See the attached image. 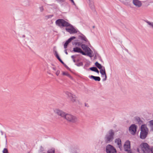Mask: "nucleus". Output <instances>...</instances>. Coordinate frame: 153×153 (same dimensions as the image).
I'll list each match as a JSON object with an SVG mask.
<instances>
[{
	"label": "nucleus",
	"instance_id": "2eb2a0df",
	"mask_svg": "<svg viewBox=\"0 0 153 153\" xmlns=\"http://www.w3.org/2000/svg\"><path fill=\"white\" fill-rule=\"evenodd\" d=\"M100 72L102 76H105V78L103 79V80L104 81L106 79L107 76L106 74L104 67H103L101 69H100Z\"/></svg>",
	"mask_w": 153,
	"mask_h": 153
},
{
	"label": "nucleus",
	"instance_id": "9d476101",
	"mask_svg": "<svg viewBox=\"0 0 153 153\" xmlns=\"http://www.w3.org/2000/svg\"><path fill=\"white\" fill-rule=\"evenodd\" d=\"M124 149L126 151L129 152L130 150V142L129 141H126L125 143Z\"/></svg>",
	"mask_w": 153,
	"mask_h": 153
},
{
	"label": "nucleus",
	"instance_id": "0eeeda50",
	"mask_svg": "<svg viewBox=\"0 0 153 153\" xmlns=\"http://www.w3.org/2000/svg\"><path fill=\"white\" fill-rule=\"evenodd\" d=\"M70 28H66V30L69 33L71 34L75 33L77 32L76 30L70 24Z\"/></svg>",
	"mask_w": 153,
	"mask_h": 153
},
{
	"label": "nucleus",
	"instance_id": "a19ab883",
	"mask_svg": "<svg viewBox=\"0 0 153 153\" xmlns=\"http://www.w3.org/2000/svg\"><path fill=\"white\" fill-rule=\"evenodd\" d=\"M85 106H87V105H86V104H85Z\"/></svg>",
	"mask_w": 153,
	"mask_h": 153
},
{
	"label": "nucleus",
	"instance_id": "f3484780",
	"mask_svg": "<svg viewBox=\"0 0 153 153\" xmlns=\"http://www.w3.org/2000/svg\"><path fill=\"white\" fill-rule=\"evenodd\" d=\"M115 143L119 147L120 149L121 147V141L120 138H117L115 140Z\"/></svg>",
	"mask_w": 153,
	"mask_h": 153
},
{
	"label": "nucleus",
	"instance_id": "58836bf2",
	"mask_svg": "<svg viewBox=\"0 0 153 153\" xmlns=\"http://www.w3.org/2000/svg\"><path fill=\"white\" fill-rule=\"evenodd\" d=\"M137 120H140V118H139V117H137Z\"/></svg>",
	"mask_w": 153,
	"mask_h": 153
},
{
	"label": "nucleus",
	"instance_id": "423d86ee",
	"mask_svg": "<svg viewBox=\"0 0 153 153\" xmlns=\"http://www.w3.org/2000/svg\"><path fill=\"white\" fill-rule=\"evenodd\" d=\"M107 153H116V149L111 145H108L106 147Z\"/></svg>",
	"mask_w": 153,
	"mask_h": 153
},
{
	"label": "nucleus",
	"instance_id": "dca6fc26",
	"mask_svg": "<svg viewBox=\"0 0 153 153\" xmlns=\"http://www.w3.org/2000/svg\"><path fill=\"white\" fill-rule=\"evenodd\" d=\"M82 48L85 52H88V54H89L90 53H89L88 51H91V49L88 47H87V46L85 45L84 44H82L81 46Z\"/></svg>",
	"mask_w": 153,
	"mask_h": 153
},
{
	"label": "nucleus",
	"instance_id": "72a5a7b5",
	"mask_svg": "<svg viewBox=\"0 0 153 153\" xmlns=\"http://www.w3.org/2000/svg\"><path fill=\"white\" fill-rule=\"evenodd\" d=\"M59 61L61 62L62 64H63L64 63V62L62 61L61 59L60 58L59 59H58Z\"/></svg>",
	"mask_w": 153,
	"mask_h": 153
},
{
	"label": "nucleus",
	"instance_id": "393cba45",
	"mask_svg": "<svg viewBox=\"0 0 153 153\" xmlns=\"http://www.w3.org/2000/svg\"><path fill=\"white\" fill-rule=\"evenodd\" d=\"M55 55L56 57V58H57V59H60V58L59 57L58 54V53L56 51L55 52Z\"/></svg>",
	"mask_w": 153,
	"mask_h": 153
},
{
	"label": "nucleus",
	"instance_id": "cd10ccee",
	"mask_svg": "<svg viewBox=\"0 0 153 153\" xmlns=\"http://www.w3.org/2000/svg\"><path fill=\"white\" fill-rule=\"evenodd\" d=\"M76 65L78 66H82L83 65V63L82 62H80L76 63Z\"/></svg>",
	"mask_w": 153,
	"mask_h": 153
},
{
	"label": "nucleus",
	"instance_id": "20e7f679",
	"mask_svg": "<svg viewBox=\"0 0 153 153\" xmlns=\"http://www.w3.org/2000/svg\"><path fill=\"white\" fill-rule=\"evenodd\" d=\"M64 118L67 121L72 122H74L77 120V118L75 117L68 114L66 113Z\"/></svg>",
	"mask_w": 153,
	"mask_h": 153
},
{
	"label": "nucleus",
	"instance_id": "ea45409f",
	"mask_svg": "<svg viewBox=\"0 0 153 153\" xmlns=\"http://www.w3.org/2000/svg\"><path fill=\"white\" fill-rule=\"evenodd\" d=\"M85 106H87V105H86V104H85Z\"/></svg>",
	"mask_w": 153,
	"mask_h": 153
},
{
	"label": "nucleus",
	"instance_id": "7ed1b4c3",
	"mask_svg": "<svg viewBox=\"0 0 153 153\" xmlns=\"http://www.w3.org/2000/svg\"><path fill=\"white\" fill-rule=\"evenodd\" d=\"M141 149L143 153H152L151 149L146 143H143L140 145Z\"/></svg>",
	"mask_w": 153,
	"mask_h": 153
},
{
	"label": "nucleus",
	"instance_id": "7c9ffc66",
	"mask_svg": "<svg viewBox=\"0 0 153 153\" xmlns=\"http://www.w3.org/2000/svg\"><path fill=\"white\" fill-rule=\"evenodd\" d=\"M82 39L83 40H84L86 42H87V41L88 40L87 38L85 36L82 37Z\"/></svg>",
	"mask_w": 153,
	"mask_h": 153
},
{
	"label": "nucleus",
	"instance_id": "5701e85b",
	"mask_svg": "<svg viewBox=\"0 0 153 153\" xmlns=\"http://www.w3.org/2000/svg\"><path fill=\"white\" fill-rule=\"evenodd\" d=\"M97 68L95 67H91L90 68V69L92 71H95Z\"/></svg>",
	"mask_w": 153,
	"mask_h": 153
},
{
	"label": "nucleus",
	"instance_id": "1a4fd4ad",
	"mask_svg": "<svg viewBox=\"0 0 153 153\" xmlns=\"http://www.w3.org/2000/svg\"><path fill=\"white\" fill-rule=\"evenodd\" d=\"M55 114L61 117L65 118L66 113L63 111L58 109H56L54 111Z\"/></svg>",
	"mask_w": 153,
	"mask_h": 153
},
{
	"label": "nucleus",
	"instance_id": "4468645a",
	"mask_svg": "<svg viewBox=\"0 0 153 153\" xmlns=\"http://www.w3.org/2000/svg\"><path fill=\"white\" fill-rule=\"evenodd\" d=\"M133 4L138 7H140L142 5L141 2L139 0H133Z\"/></svg>",
	"mask_w": 153,
	"mask_h": 153
},
{
	"label": "nucleus",
	"instance_id": "f257e3e1",
	"mask_svg": "<svg viewBox=\"0 0 153 153\" xmlns=\"http://www.w3.org/2000/svg\"><path fill=\"white\" fill-rule=\"evenodd\" d=\"M148 129L146 125H142L141 127L140 138L142 139L145 138L148 134Z\"/></svg>",
	"mask_w": 153,
	"mask_h": 153
},
{
	"label": "nucleus",
	"instance_id": "6ab92c4d",
	"mask_svg": "<svg viewBox=\"0 0 153 153\" xmlns=\"http://www.w3.org/2000/svg\"><path fill=\"white\" fill-rule=\"evenodd\" d=\"M95 65L96 67H97L99 69H100L102 68V66L101 65L99 64L98 62H96L95 63Z\"/></svg>",
	"mask_w": 153,
	"mask_h": 153
},
{
	"label": "nucleus",
	"instance_id": "f8f14e48",
	"mask_svg": "<svg viewBox=\"0 0 153 153\" xmlns=\"http://www.w3.org/2000/svg\"><path fill=\"white\" fill-rule=\"evenodd\" d=\"M73 51L74 52L80 53L83 55H85V53L83 52L82 49L78 47L74 48L73 49Z\"/></svg>",
	"mask_w": 153,
	"mask_h": 153
},
{
	"label": "nucleus",
	"instance_id": "e433bc0d",
	"mask_svg": "<svg viewBox=\"0 0 153 153\" xmlns=\"http://www.w3.org/2000/svg\"><path fill=\"white\" fill-rule=\"evenodd\" d=\"M58 1L61 2L63 1V0H56Z\"/></svg>",
	"mask_w": 153,
	"mask_h": 153
},
{
	"label": "nucleus",
	"instance_id": "9b49d317",
	"mask_svg": "<svg viewBox=\"0 0 153 153\" xmlns=\"http://www.w3.org/2000/svg\"><path fill=\"white\" fill-rule=\"evenodd\" d=\"M76 38L75 36H72L67 41H66L64 45V47L65 49H66L69 43H70L71 41L73 39H74Z\"/></svg>",
	"mask_w": 153,
	"mask_h": 153
},
{
	"label": "nucleus",
	"instance_id": "a878e982",
	"mask_svg": "<svg viewBox=\"0 0 153 153\" xmlns=\"http://www.w3.org/2000/svg\"><path fill=\"white\" fill-rule=\"evenodd\" d=\"M55 55L56 57V58H57V59H60V58L59 57L58 54V53L56 51L55 52Z\"/></svg>",
	"mask_w": 153,
	"mask_h": 153
},
{
	"label": "nucleus",
	"instance_id": "39448f33",
	"mask_svg": "<svg viewBox=\"0 0 153 153\" xmlns=\"http://www.w3.org/2000/svg\"><path fill=\"white\" fill-rule=\"evenodd\" d=\"M114 135V133L113 130H110L108 132V133L106 135L105 137L107 143H108L112 141L113 139V136Z\"/></svg>",
	"mask_w": 153,
	"mask_h": 153
},
{
	"label": "nucleus",
	"instance_id": "f704fd0d",
	"mask_svg": "<svg viewBox=\"0 0 153 153\" xmlns=\"http://www.w3.org/2000/svg\"><path fill=\"white\" fill-rule=\"evenodd\" d=\"M95 72L97 73L98 74L99 73V71H98L97 69L96 71H95Z\"/></svg>",
	"mask_w": 153,
	"mask_h": 153
},
{
	"label": "nucleus",
	"instance_id": "a211bd4d",
	"mask_svg": "<svg viewBox=\"0 0 153 153\" xmlns=\"http://www.w3.org/2000/svg\"><path fill=\"white\" fill-rule=\"evenodd\" d=\"M89 77L91 78H92L95 80L96 81H99L100 80V78L99 76H95L93 75H91L89 76Z\"/></svg>",
	"mask_w": 153,
	"mask_h": 153
},
{
	"label": "nucleus",
	"instance_id": "aec40b11",
	"mask_svg": "<svg viewBox=\"0 0 153 153\" xmlns=\"http://www.w3.org/2000/svg\"><path fill=\"white\" fill-rule=\"evenodd\" d=\"M149 124L151 130L153 131V120L149 121Z\"/></svg>",
	"mask_w": 153,
	"mask_h": 153
},
{
	"label": "nucleus",
	"instance_id": "b1692460",
	"mask_svg": "<svg viewBox=\"0 0 153 153\" xmlns=\"http://www.w3.org/2000/svg\"><path fill=\"white\" fill-rule=\"evenodd\" d=\"M53 16V15H47L45 16V18L46 19H48L51 18Z\"/></svg>",
	"mask_w": 153,
	"mask_h": 153
},
{
	"label": "nucleus",
	"instance_id": "bb28decb",
	"mask_svg": "<svg viewBox=\"0 0 153 153\" xmlns=\"http://www.w3.org/2000/svg\"><path fill=\"white\" fill-rule=\"evenodd\" d=\"M71 58L72 59L73 62H76V60L75 59V58H76V56L74 55H73L71 56Z\"/></svg>",
	"mask_w": 153,
	"mask_h": 153
},
{
	"label": "nucleus",
	"instance_id": "c756f323",
	"mask_svg": "<svg viewBox=\"0 0 153 153\" xmlns=\"http://www.w3.org/2000/svg\"><path fill=\"white\" fill-rule=\"evenodd\" d=\"M3 153H9L7 149L6 148L4 149L3 151Z\"/></svg>",
	"mask_w": 153,
	"mask_h": 153
},
{
	"label": "nucleus",
	"instance_id": "4c0bfd02",
	"mask_svg": "<svg viewBox=\"0 0 153 153\" xmlns=\"http://www.w3.org/2000/svg\"><path fill=\"white\" fill-rule=\"evenodd\" d=\"M152 153H153V147L151 148Z\"/></svg>",
	"mask_w": 153,
	"mask_h": 153
},
{
	"label": "nucleus",
	"instance_id": "ddd939ff",
	"mask_svg": "<svg viewBox=\"0 0 153 153\" xmlns=\"http://www.w3.org/2000/svg\"><path fill=\"white\" fill-rule=\"evenodd\" d=\"M66 94L68 96L72 102H74L75 101L76 97L74 95L72 94L71 93L68 92H66Z\"/></svg>",
	"mask_w": 153,
	"mask_h": 153
},
{
	"label": "nucleus",
	"instance_id": "79ce46f5",
	"mask_svg": "<svg viewBox=\"0 0 153 153\" xmlns=\"http://www.w3.org/2000/svg\"><path fill=\"white\" fill-rule=\"evenodd\" d=\"M53 69L54 70H55V69L54 68H53Z\"/></svg>",
	"mask_w": 153,
	"mask_h": 153
},
{
	"label": "nucleus",
	"instance_id": "2f4dec72",
	"mask_svg": "<svg viewBox=\"0 0 153 153\" xmlns=\"http://www.w3.org/2000/svg\"><path fill=\"white\" fill-rule=\"evenodd\" d=\"M60 73V71L59 70H58L56 72V75L58 76L59 75V74Z\"/></svg>",
	"mask_w": 153,
	"mask_h": 153
},
{
	"label": "nucleus",
	"instance_id": "473e14b6",
	"mask_svg": "<svg viewBox=\"0 0 153 153\" xmlns=\"http://www.w3.org/2000/svg\"><path fill=\"white\" fill-rule=\"evenodd\" d=\"M40 9L41 11H42L44 10V8L43 7H40Z\"/></svg>",
	"mask_w": 153,
	"mask_h": 153
},
{
	"label": "nucleus",
	"instance_id": "4be33fe9",
	"mask_svg": "<svg viewBox=\"0 0 153 153\" xmlns=\"http://www.w3.org/2000/svg\"><path fill=\"white\" fill-rule=\"evenodd\" d=\"M146 22L149 26L153 29V22H151L148 21H146Z\"/></svg>",
	"mask_w": 153,
	"mask_h": 153
},
{
	"label": "nucleus",
	"instance_id": "c85d7f7f",
	"mask_svg": "<svg viewBox=\"0 0 153 153\" xmlns=\"http://www.w3.org/2000/svg\"><path fill=\"white\" fill-rule=\"evenodd\" d=\"M48 153H55V151L53 149H51L48 151Z\"/></svg>",
	"mask_w": 153,
	"mask_h": 153
},
{
	"label": "nucleus",
	"instance_id": "f03ea898",
	"mask_svg": "<svg viewBox=\"0 0 153 153\" xmlns=\"http://www.w3.org/2000/svg\"><path fill=\"white\" fill-rule=\"evenodd\" d=\"M56 24L60 27H68L70 26V24L62 19H57L55 22Z\"/></svg>",
	"mask_w": 153,
	"mask_h": 153
},
{
	"label": "nucleus",
	"instance_id": "c9c22d12",
	"mask_svg": "<svg viewBox=\"0 0 153 153\" xmlns=\"http://www.w3.org/2000/svg\"><path fill=\"white\" fill-rule=\"evenodd\" d=\"M65 53H66V54H68V53L67 51V50L66 49H65Z\"/></svg>",
	"mask_w": 153,
	"mask_h": 153
},
{
	"label": "nucleus",
	"instance_id": "6e6552de",
	"mask_svg": "<svg viewBox=\"0 0 153 153\" xmlns=\"http://www.w3.org/2000/svg\"><path fill=\"white\" fill-rule=\"evenodd\" d=\"M137 126L134 124H132L129 128V131L132 135H134L136 131Z\"/></svg>",
	"mask_w": 153,
	"mask_h": 153
},
{
	"label": "nucleus",
	"instance_id": "412c9836",
	"mask_svg": "<svg viewBox=\"0 0 153 153\" xmlns=\"http://www.w3.org/2000/svg\"><path fill=\"white\" fill-rule=\"evenodd\" d=\"M62 75H63L66 76L70 78H72V77L67 72H64L62 73Z\"/></svg>",
	"mask_w": 153,
	"mask_h": 153
}]
</instances>
